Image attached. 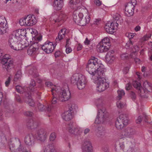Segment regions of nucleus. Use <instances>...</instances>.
<instances>
[{
	"label": "nucleus",
	"instance_id": "nucleus-27",
	"mask_svg": "<svg viewBox=\"0 0 152 152\" xmlns=\"http://www.w3.org/2000/svg\"><path fill=\"white\" fill-rule=\"evenodd\" d=\"M45 131L44 129H41L39 130L37 133V138L38 140L43 141L46 138Z\"/></svg>",
	"mask_w": 152,
	"mask_h": 152
},
{
	"label": "nucleus",
	"instance_id": "nucleus-41",
	"mask_svg": "<svg viewBox=\"0 0 152 152\" xmlns=\"http://www.w3.org/2000/svg\"><path fill=\"white\" fill-rule=\"evenodd\" d=\"M26 20H27L26 17L20 19L19 21L20 25L21 26H27V22H26Z\"/></svg>",
	"mask_w": 152,
	"mask_h": 152
},
{
	"label": "nucleus",
	"instance_id": "nucleus-54",
	"mask_svg": "<svg viewBox=\"0 0 152 152\" xmlns=\"http://www.w3.org/2000/svg\"><path fill=\"white\" fill-rule=\"evenodd\" d=\"M130 95L131 98L134 101L136 98V95L135 93L132 91L130 93Z\"/></svg>",
	"mask_w": 152,
	"mask_h": 152
},
{
	"label": "nucleus",
	"instance_id": "nucleus-46",
	"mask_svg": "<svg viewBox=\"0 0 152 152\" xmlns=\"http://www.w3.org/2000/svg\"><path fill=\"white\" fill-rule=\"evenodd\" d=\"M69 110L68 111H70V112L72 113L74 112L75 110V107H76L75 105L74 104H70L69 106Z\"/></svg>",
	"mask_w": 152,
	"mask_h": 152
},
{
	"label": "nucleus",
	"instance_id": "nucleus-59",
	"mask_svg": "<svg viewBox=\"0 0 152 152\" xmlns=\"http://www.w3.org/2000/svg\"><path fill=\"white\" fill-rule=\"evenodd\" d=\"M32 47L35 48V49H38L39 47V46L37 42H35L32 45Z\"/></svg>",
	"mask_w": 152,
	"mask_h": 152
},
{
	"label": "nucleus",
	"instance_id": "nucleus-4",
	"mask_svg": "<svg viewBox=\"0 0 152 152\" xmlns=\"http://www.w3.org/2000/svg\"><path fill=\"white\" fill-rule=\"evenodd\" d=\"M71 82L76 84L79 89L81 90L84 88L87 82L85 76L79 75L77 74L73 75L71 79Z\"/></svg>",
	"mask_w": 152,
	"mask_h": 152
},
{
	"label": "nucleus",
	"instance_id": "nucleus-16",
	"mask_svg": "<svg viewBox=\"0 0 152 152\" xmlns=\"http://www.w3.org/2000/svg\"><path fill=\"white\" fill-rule=\"evenodd\" d=\"M135 133V130L131 127L127 128L124 130L123 132L124 136L129 137H132Z\"/></svg>",
	"mask_w": 152,
	"mask_h": 152
},
{
	"label": "nucleus",
	"instance_id": "nucleus-29",
	"mask_svg": "<svg viewBox=\"0 0 152 152\" xmlns=\"http://www.w3.org/2000/svg\"><path fill=\"white\" fill-rule=\"evenodd\" d=\"M63 119L66 121H69L72 118L73 115L70 111H66L63 114Z\"/></svg>",
	"mask_w": 152,
	"mask_h": 152
},
{
	"label": "nucleus",
	"instance_id": "nucleus-20",
	"mask_svg": "<svg viewBox=\"0 0 152 152\" xmlns=\"http://www.w3.org/2000/svg\"><path fill=\"white\" fill-rule=\"evenodd\" d=\"M133 86L135 88L138 90V92L142 97H144L145 96V90L144 89L141 87V84L138 82L136 81L133 84Z\"/></svg>",
	"mask_w": 152,
	"mask_h": 152
},
{
	"label": "nucleus",
	"instance_id": "nucleus-11",
	"mask_svg": "<svg viewBox=\"0 0 152 152\" xmlns=\"http://www.w3.org/2000/svg\"><path fill=\"white\" fill-rule=\"evenodd\" d=\"M83 152H92V147L91 142L88 140L84 141L82 146Z\"/></svg>",
	"mask_w": 152,
	"mask_h": 152
},
{
	"label": "nucleus",
	"instance_id": "nucleus-64",
	"mask_svg": "<svg viewBox=\"0 0 152 152\" xmlns=\"http://www.w3.org/2000/svg\"><path fill=\"white\" fill-rule=\"evenodd\" d=\"M61 54V52L60 51L58 50L55 53L54 55L56 58H57L59 57Z\"/></svg>",
	"mask_w": 152,
	"mask_h": 152
},
{
	"label": "nucleus",
	"instance_id": "nucleus-57",
	"mask_svg": "<svg viewBox=\"0 0 152 152\" xmlns=\"http://www.w3.org/2000/svg\"><path fill=\"white\" fill-rule=\"evenodd\" d=\"M66 48V53L68 54L71 52L72 50V48L68 46H65Z\"/></svg>",
	"mask_w": 152,
	"mask_h": 152
},
{
	"label": "nucleus",
	"instance_id": "nucleus-55",
	"mask_svg": "<svg viewBox=\"0 0 152 152\" xmlns=\"http://www.w3.org/2000/svg\"><path fill=\"white\" fill-rule=\"evenodd\" d=\"M94 3L97 6H100L102 4V2L100 0H94Z\"/></svg>",
	"mask_w": 152,
	"mask_h": 152
},
{
	"label": "nucleus",
	"instance_id": "nucleus-19",
	"mask_svg": "<svg viewBox=\"0 0 152 152\" xmlns=\"http://www.w3.org/2000/svg\"><path fill=\"white\" fill-rule=\"evenodd\" d=\"M53 20L55 22H59L62 20H64L66 18V15L63 12L59 14H54L53 16Z\"/></svg>",
	"mask_w": 152,
	"mask_h": 152
},
{
	"label": "nucleus",
	"instance_id": "nucleus-1",
	"mask_svg": "<svg viewBox=\"0 0 152 152\" xmlns=\"http://www.w3.org/2000/svg\"><path fill=\"white\" fill-rule=\"evenodd\" d=\"M98 108V114L95 123L96 124L103 123L108 116V113L103 106V100L102 99H98L96 102Z\"/></svg>",
	"mask_w": 152,
	"mask_h": 152
},
{
	"label": "nucleus",
	"instance_id": "nucleus-18",
	"mask_svg": "<svg viewBox=\"0 0 152 152\" xmlns=\"http://www.w3.org/2000/svg\"><path fill=\"white\" fill-rule=\"evenodd\" d=\"M24 94L25 96V102L28 103L29 106H33L34 104V103L33 100L31 99V93L30 92H26L24 93Z\"/></svg>",
	"mask_w": 152,
	"mask_h": 152
},
{
	"label": "nucleus",
	"instance_id": "nucleus-52",
	"mask_svg": "<svg viewBox=\"0 0 152 152\" xmlns=\"http://www.w3.org/2000/svg\"><path fill=\"white\" fill-rule=\"evenodd\" d=\"M11 80V77L10 76H9L5 83V84L6 86L8 87L9 86L10 84Z\"/></svg>",
	"mask_w": 152,
	"mask_h": 152
},
{
	"label": "nucleus",
	"instance_id": "nucleus-7",
	"mask_svg": "<svg viewBox=\"0 0 152 152\" xmlns=\"http://www.w3.org/2000/svg\"><path fill=\"white\" fill-rule=\"evenodd\" d=\"M58 89V96L59 100L61 102L65 101L68 100L70 97L71 93L69 89L67 90L64 88L61 90L60 88Z\"/></svg>",
	"mask_w": 152,
	"mask_h": 152
},
{
	"label": "nucleus",
	"instance_id": "nucleus-61",
	"mask_svg": "<svg viewBox=\"0 0 152 152\" xmlns=\"http://www.w3.org/2000/svg\"><path fill=\"white\" fill-rule=\"evenodd\" d=\"M33 113L31 111H27L24 113V115L28 116H31L33 115Z\"/></svg>",
	"mask_w": 152,
	"mask_h": 152
},
{
	"label": "nucleus",
	"instance_id": "nucleus-24",
	"mask_svg": "<svg viewBox=\"0 0 152 152\" xmlns=\"http://www.w3.org/2000/svg\"><path fill=\"white\" fill-rule=\"evenodd\" d=\"M66 31V29L63 28L59 31L58 36L56 39V43L59 42L60 40L64 37Z\"/></svg>",
	"mask_w": 152,
	"mask_h": 152
},
{
	"label": "nucleus",
	"instance_id": "nucleus-44",
	"mask_svg": "<svg viewBox=\"0 0 152 152\" xmlns=\"http://www.w3.org/2000/svg\"><path fill=\"white\" fill-rule=\"evenodd\" d=\"M116 104L117 107L118 108H122L124 107L125 103L121 102L120 101H119L117 102Z\"/></svg>",
	"mask_w": 152,
	"mask_h": 152
},
{
	"label": "nucleus",
	"instance_id": "nucleus-40",
	"mask_svg": "<svg viewBox=\"0 0 152 152\" xmlns=\"http://www.w3.org/2000/svg\"><path fill=\"white\" fill-rule=\"evenodd\" d=\"M31 46H30L27 50V53L29 55L35 54L38 50L35 49L33 47L31 49Z\"/></svg>",
	"mask_w": 152,
	"mask_h": 152
},
{
	"label": "nucleus",
	"instance_id": "nucleus-12",
	"mask_svg": "<svg viewBox=\"0 0 152 152\" xmlns=\"http://www.w3.org/2000/svg\"><path fill=\"white\" fill-rule=\"evenodd\" d=\"M15 147L14 144L12 143L10 145V149L12 152H28L21 144L17 149H15Z\"/></svg>",
	"mask_w": 152,
	"mask_h": 152
},
{
	"label": "nucleus",
	"instance_id": "nucleus-39",
	"mask_svg": "<svg viewBox=\"0 0 152 152\" xmlns=\"http://www.w3.org/2000/svg\"><path fill=\"white\" fill-rule=\"evenodd\" d=\"M21 71H18L15 75L14 81H17L18 80H20L21 79Z\"/></svg>",
	"mask_w": 152,
	"mask_h": 152
},
{
	"label": "nucleus",
	"instance_id": "nucleus-13",
	"mask_svg": "<svg viewBox=\"0 0 152 152\" xmlns=\"http://www.w3.org/2000/svg\"><path fill=\"white\" fill-rule=\"evenodd\" d=\"M5 18H0V34H4L6 32L7 26H6L7 22Z\"/></svg>",
	"mask_w": 152,
	"mask_h": 152
},
{
	"label": "nucleus",
	"instance_id": "nucleus-6",
	"mask_svg": "<svg viewBox=\"0 0 152 152\" xmlns=\"http://www.w3.org/2000/svg\"><path fill=\"white\" fill-rule=\"evenodd\" d=\"M128 122V118L127 115L124 114H120L117 118L115 122L116 127L118 129H122L125 125H126Z\"/></svg>",
	"mask_w": 152,
	"mask_h": 152
},
{
	"label": "nucleus",
	"instance_id": "nucleus-43",
	"mask_svg": "<svg viewBox=\"0 0 152 152\" xmlns=\"http://www.w3.org/2000/svg\"><path fill=\"white\" fill-rule=\"evenodd\" d=\"M100 42L102 43V44H104V45H107L108 46L109 45L108 44H109V39L108 37H105L102 39Z\"/></svg>",
	"mask_w": 152,
	"mask_h": 152
},
{
	"label": "nucleus",
	"instance_id": "nucleus-38",
	"mask_svg": "<svg viewBox=\"0 0 152 152\" xmlns=\"http://www.w3.org/2000/svg\"><path fill=\"white\" fill-rule=\"evenodd\" d=\"M35 86V82L33 80H31L30 83L29 87L27 88V90L31 92H33L35 91L34 87Z\"/></svg>",
	"mask_w": 152,
	"mask_h": 152
},
{
	"label": "nucleus",
	"instance_id": "nucleus-50",
	"mask_svg": "<svg viewBox=\"0 0 152 152\" xmlns=\"http://www.w3.org/2000/svg\"><path fill=\"white\" fill-rule=\"evenodd\" d=\"M121 58L122 60H125L129 58V57L127 54H123L121 56Z\"/></svg>",
	"mask_w": 152,
	"mask_h": 152
},
{
	"label": "nucleus",
	"instance_id": "nucleus-42",
	"mask_svg": "<svg viewBox=\"0 0 152 152\" xmlns=\"http://www.w3.org/2000/svg\"><path fill=\"white\" fill-rule=\"evenodd\" d=\"M74 123L73 121H71L66 125V129L69 131V133H70V131L72 130L73 129Z\"/></svg>",
	"mask_w": 152,
	"mask_h": 152
},
{
	"label": "nucleus",
	"instance_id": "nucleus-36",
	"mask_svg": "<svg viewBox=\"0 0 152 152\" xmlns=\"http://www.w3.org/2000/svg\"><path fill=\"white\" fill-rule=\"evenodd\" d=\"M147 119V116L145 115L144 114L143 116L142 115L139 116L136 120V123L137 124H140L141 121L143 120L145 122H146V120Z\"/></svg>",
	"mask_w": 152,
	"mask_h": 152
},
{
	"label": "nucleus",
	"instance_id": "nucleus-22",
	"mask_svg": "<svg viewBox=\"0 0 152 152\" xmlns=\"http://www.w3.org/2000/svg\"><path fill=\"white\" fill-rule=\"evenodd\" d=\"M27 22V26H32L35 24L37 22V20L33 16L28 15L26 17Z\"/></svg>",
	"mask_w": 152,
	"mask_h": 152
},
{
	"label": "nucleus",
	"instance_id": "nucleus-21",
	"mask_svg": "<svg viewBox=\"0 0 152 152\" xmlns=\"http://www.w3.org/2000/svg\"><path fill=\"white\" fill-rule=\"evenodd\" d=\"M63 5V1L62 0H54L53 6L55 10H59L61 9Z\"/></svg>",
	"mask_w": 152,
	"mask_h": 152
},
{
	"label": "nucleus",
	"instance_id": "nucleus-63",
	"mask_svg": "<svg viewBox=\"0 0 152 152\" xmlns=\"http://www.w3.org/2000/svg\"><path fill=\"white\" fill-rule=\"evenodd\" d=\"M121 18L120 15L118 14H116L115 15L113 16V18H114L115 20H118Z\"/></svg>",
	"mask_w": 152,
	"mask_h": 152
},
{
	"label": "nucleus",
	"instance_id": "nucleus-37",
	"mask_svg": "<svg viewBox=\"0 0 152 152\" xmlns=\"http://www.w3.org/2000/svg\"><path fill=\"white\" fill-rule=\"evenodd\" d=\"M115 59V57L113 55L107 53L106 57V60L109 63H112Z\"/></svg>",
	"mask_w": 152,
	"mask_h": 152
},
{
	"label": "nucleus",
	"instance_id": "nucleus-8",
	"mask_svg": "<svg viewBox=\"0 0 152 152\" xmlns=\"http://www.w3.org/2000/svg\"><path fill=\"white\" fill-rule=\"evenodd\" d=\"M55 46L52 42L47 41L42 46L41 48L45 53H49L53 51Z\"/></svg>",
	"mask_w": 152,
	"mask_h": 152
},
{
	"label": "nucleus",
	"instance_id": "nucleus-45",
	"mask_svg": "<svg viewBox=\"0 0 152 152\" xmlns=\"http://www.w3.org/2000/svg\"><path fill=\"white\" fill-rule=\"evenodd\" d=\"M118 95L117 98L119 100L121 99L122 96L124 95L125 94L124 91L123 90L118 91Z\"/></svg>",
	"mask_w": 152,
	"mask_h": 152
},
{
	"label": "nucleus",
	"instance_id": "nucleus-34",
	"mask_svg": "<svg viewBox=\"0 0 152 152\" xmlns=\"http://www.w3.org/2000/svg\"><path fill=\"white\" fill-rule=\"evenodd\" d=\"M102 80V78H98L95 81V83L96 84V87L97 88V91L100 92L102 91V90H101V87H100L102 86V84L101 80Z\"/></svg>",
	"mask_w": 152,
	"mask_h": 152
},
{
	"label": "nucleus",
	"instance_id": "nucleus-49",
	"mask_svg": "<svg viewBox=\"0 0 152 152\" xmlns=\"http://www.w3.org/2000/svg\"><path fill=\"white\" fill-rule=\"evenodd\" d=\"M37 107L39 110L41 111H43L45 109L44 105L39 103L37 104Z\"/></svg>",
	"mask_w": 152,
	"mask_h": 152
},
{
	"label": "nucleus",
	"instance_id": "nucleus-31",
	"mask_svg": "<svg viewBox=\"0 0 152 152\" xmlns=\"http://www.w3.org/2000/svg\"><path fill=\"white\" fill-rule=\"evenodd\" d=\"M83 132V130L78 126L74 128L72 130L70 131V133L75 135H80Z\"/></svg>",
	"mask_w": 152,
	"mask_h": 152
},
{
	"label": "nucleus",
	"instance_id": "nucleus-58",
	"mask_svg": "<svg viewBox=\"0 0 152 152\" xmlns=\"http://www.w3.org/2000/svg\"><path fill=\"white\" fill-rule=\"evenodd\" d=\"M130 68L129 66H126L123 69V72L124 73L126 74L128 72Z\"/></svg>",
	"mask_w": 152,
	"mask_h": 152
},
{
	"label": "nucleus",
	"instance_id": "nucleus-5",
	"mask_svg": "<svg viewBox=\"0 0 152 152\" xmlns=\"http://www.w3.org/2000/svg\"><path fill=\"white\" fill-rule=\"evenodd\" d=\"M1 62L3 69L8 72H10L14 67L13 61L7 57V55H4L1 59Z\"/></svg>",
	"mask_w": 152,
	"mask_h": 152
},
{
	"label": "nucleus",
	"instance_id": "nucleus-51",
	"mask_svg": "<svg viewBox=\"0 0 152 152\" xmlns=\"http://www.w3.org/2000/svg\"><path fill=\"white\" fill-rule=\"evenodd\" d=\"M133 44L132 42L130 40L129 41H128L126 43V45L125 46V48L126 49H128L130 47L131 48L132 47H130L131 45H132Z\"/></svg>",
	"mask_w": 152,
	"mask_h": 152
},
{
	"label": "nucleus",
	"instance_id": "nucleus-25",
	"mask_svg": "<svg viewBox=\"0 0 152 152\" xmlns=\"http://www.w3.org/2000/svg\"><path fill=\"white\" fill-rule=\"evenodd\" d=\"M83 14L82 13H77L75 11L73 12V19L75 23L77 24L80 22L81 19L83 18Z\"/></svg>",
	"mask_w": 152,
	"mask_h": 152
},
{
	"label": "nucleus",
	"instance_id": "nucleus-17",
	"mask_svg": "<svg viewBox=\"0 0 152 152\" xmlns=\"http://www.w3.org/2000/svg\"><path fill=\"white\" fill-rule=\"evenodd\" d=\"M105 28L107 33L111 34H113L115 31V28L114 23L113 22L108 23L105 25Z\"/></svg>",
	"mask_w": 152,
	"mask_h": 152
},
{
	"label": "nucleus",
	"instance_id": "nucleus-9",
	"mask_svg": "<svg viewBox=\"0 0 152 152\" xmlns=\"http://www.w3.org/2000/svg\"><path fill=\"white\" fill-rule=\"evenodd\" d=\"M57 88H55V89L53 88L51 90L53 95L52 99L51 100V104L53 105L57 103V100H59L58 89L57 90Z\"/></svg>",
	"mask_w": 152,
	"mask_h": 152
},
{
	"label": "nucleus",
	"instance_id": "nucleus-60",
	"mask_svg": "<svg viewBox=\"0 0 152 152\" xmlns=\"http://www.w3.org/2000/svg\"><path fill=\"white\" fill-rule=\"evenodd\" d=\"M126 36L128 37L129 39L132 38L134 36V34L132 33H126Z\"/></svg>",
	"mask_w": 152,
	"mask_h": 152
},
{
	"label": "nucleus",
	"instance_id": "nucleus-10",
	"mask_svg": "<svg viewBox=\"0 0 152 152\" xmlns=\"http://www.w3.org/2000/svg\"><path fill=\"white\" fill-rule=\"evenodd\" d=\"M106 71V69L104 68L103 65L101 64L97 67L96 70V75H97V79L98 78H104L105 72Z\"/></svg>",
	"mask_w": 152,
	"mask_h": 152
},
{
	"label": "nucleus",
	"instance_id": "nucleus-28",
	"mask_svg": "<svg viewBox=\"0 0 152 152\" xmlns=\"http://www.w3.org/2000/svg\"><path fill=\"white\" fill-rule=\"evenodd\" d=\"M90 20V18L88 15H87L85 18L81 19L80 22L78 24L80 26H84L88 23Z\"/></svg>",
	"mask_w": 152,
	"mask_h": 152
},
{
	"label": "nucleus",
	"instance_id": "nucleus-33",
	"mask_svg": "<svg viewBox=\"0 0 152 152\" xmlns=\"http://www.w3.org/2000/svg\"><path fill=\"white\" fill-rule=\"evenodd\" d=\"M102 84V86H100L101 87V90H102V91H104L109 87V83L106 81V79L104 78H102V80H101Z\"/></svg>",
	"mask_w": 152,
	"mask_h": 152
},
{
	"label": "nucleus",
	"instance_id": "nucleus-23",
	"mask_svg": "<svg viewBox=\"0 0 152 152\" xmlns=\"http://www.w3.org/2000/svg\"><path fill=\"white\" fill-rule=\"evenodd\" d=\"M109 50V47L102 43L99 42L97 46L96 50L98 52L103 53L108 51Z\"/></svg>",
	"mask_w": 152,
	"mask_h": 152
},
{
	"label": "nucleus",
	"instance_id": "nucleus-3",
	"mask_svg": "<svg viewBox=\"0 0 152 152\" xmlns=\"http://www.w3.org/2000/svg\"><path fill=\"white\" fill-rule=\"evenodd\" d=\"M98 59L94 57H92L88 61L86 65V69L87 71L92 76L96 75V70L99 66Z\"/></svg>",
	"mask_w": 152,
	"mask_h": 152
},
{
	"label": "nucleus",
	"instance_id": "nucleus-47",
	"mask_svg": "<svg viewBox=\"0 0 152 152\" xmlns=\"http://www.w3.org/2000/svg\"><path fill=\"white\" fill-rule=\"evenodd\" d=\"M56 138V133L55 132H53L51 133L49 137V139L50 141H54Z\"/></svg>",
	"mask_w": 152,
	"mask_h": 152
},
{
	"label": "nucleus",
	"instance_id": "nucleus-15",
	"mask_svg": "<svg viewBox=\"0 0 152 152\" xmlns=\"http://www.w3.org/2000/svg\"><path fill=\"white\" fill-rule=\"evenodd\" d=\"M125 11L126 12V14L128 17L132 16L134 13V6L131 4V3H128L125 6Z\"/></svg>",
	"mask_w": 152,
	"mask_h": 152
},
{
	"label": "nucleus",
	"instance_id": "nucleus-32",
	"mask_svg": "<svg viewBox=\"0 0 152 152\" xmlns=\"http://www.w3.org/2000/svg\"><path fill=\"white\" fill-rule=\"evenodd\" d=\"M44 152H57L53 144L48 145L44 150Z\"/></svg>",
	"mask_w": 152,
	"mask_h": 152
},
{
	"label": "nucleus",
	"instance_id": "nucleus-48",
	"mask_svg": "<svg viewBox=\"0 0 152 152\" xmlns=\"http://www.w3.org/2000/svg\"><path fill=\"white\" fill-rule=\"evenodd\" d=\"M32 69H31L29 71L30 74L33 75L34 77H37L39 76L38 74L37 73H36V71L35 70L33 72Z\"/></svg>",
	"mask_w": 152,
	"mask_h": 152
},
{
	"label": "nucleus",
	"instance_id": "nucleus-14",
	"mask_svg": "<svg viewBox=\"0 0 152 152\" xmlns=\"http://www.w3.org/2000/svg\"><path fill=\"white\" fill-rule=\"evenodd\" d=\"M24 142L28 146H32L34 145V137L32 134H29L26 136Z\"/></svg>",
	"mask_w": 152,
	"mask_h": 152
},
{
	"label": "nucleus",
	"instance_id": "nucleus-30",
	"mask_svg": "<svg viewBox=\"0 0 152 152\" xmlns=\"http://www.w3.org/2000/svg\"><path fill=\"white\" fill-rule=\"evenodd\" d=\"M80 2V0H70L69 5L71 7L75 10L78 8L77 4Z\"/></svg>",
	"mask_w": 152,
	"mask_h": 152
},
{
	"label": "nucleus",
	"instance_id": "nucleus-53",
	"mask_svg": "<svg viewBox=\"0 0 152 152\" xmlns=\"http://www.w3.org/2000/svg\"><path fill=\"white\" fill-rule=\"evenodd\" d=\"M15 99L16 101L20 103H22L23 102V101L18 95H15Z\"/></svg>",
	"mask_w": 152,
	"mask_h": 152
},
{
	"label": "nucleus",
	"instance_id": "nucleus-35",
	"mask_svg": "<svg viewBox=\"0 0 152 152\" xmlns=\"http://www.w3.org/2000/svg\"><path fill=\"white\" fill-rule=\"evenodd\" d=\"M97 132L98 136L104 135L105 133V129L102 126H99L97 127Z\"/></svg>",
	"mask_w": 152,
	"mask_h": 152
},
{
	"label": "nucleus",
	"instance_id": "nucleus-56",
	"mask_svg": "<svg viewBox=\"0 0 152 152\" xmlns=\"http://www.w3.org/2000/svg\"><path fill=\"white\" fill-rule=\"evenodd\" d=\"M53 107V105H52L51 104L48 105L46 107V111L48 112H50Z\"/></svg>",
	"mask_w": 152,
	"mask_h": 152
},
{
	"label": "nucleus",
	"instance_id": "nucleus-2",
	"mask_svg": "<svg viewBox=\"0 0 152 152\" xmlns=\"http://www.w3.org/2000/svg\"><path fill=\"white\" fill-rule=\"evenodd\" d=\"M24 34V30H18L15 34V35L12 36L9 39V44L12 49L16 50L21 49V44L18 41L20 36H23Z\"/></svg>",
	"mask_w": 152,
	"mask_h": 152
},
{
	"label": "nucleus",
	"instance_id": "nucleus-26",
	"mask_svg": "<svg viewBox=\"0 0 152 152\" xmlns=\"http://www.w3.org/2000/svg\"><path fill=\"white\" fill-rule=\"evenodd\" d=\"M26 125L28 128L32 129L37 127L38 123L35 120L30 119L27 121Z\"/></svg>",
	"mask_w": 152,
	"mask_h": 152
},
{
	"label": "nucleus",
	"instance_id": "nucleus-62",
	"mask_svg": "<svg viewBox=\"0 0 152 152\" xmlns=\"http://www.w3.org/2000/svg\"><path fill=\"white\" fill-rule=\"evenodd\" d=\"M16 89L17 91L19 93H21L22 91H20L22 89V88L20 86L17 85L16 86Z\"/></svg>",
	"mask_w": 152,
	"mask_h": 152
}]
</instances>
